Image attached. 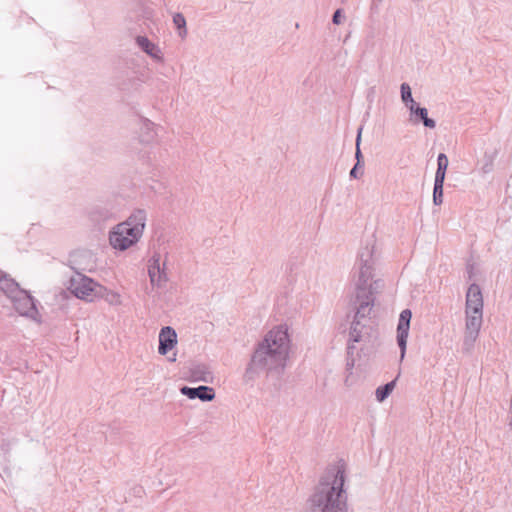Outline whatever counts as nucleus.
Instances as JSON below:
<instances>
[{
  "label": "nucleus",
  "instance_id": "6e6552de",
  "mask_svg": "<svg viewBox=\"0 0 512 512\" xmlns=\"http://www.w3.org/2000/svg\"><path fill=\"white\" fill-rule=\"evenodd\" d=\"M370 313L365 315L358 314V307L356 308V313L354 320L351 323L349 330V339H348V349L353 350L355 348L356 343H362L368 340L370 336V326H368V316Z\"/></svg>",
  "mask_w": 512,
  "mask_h": 512
},
{
  "label": "nucleus",
  "instance_id": "dca6fc26",
  "mask_svg": "<svg viewBox=\"0 0 512 512\" xmlns=\"http://www.w3.org/2000/svg\"><path fill=\"white\" fill-rule=\"evenodd\" d=\"M415 114L413 117H410V121L413 124H418L420 122L427 128L434 129L436 127V122L434 119L428 117V110L424 107L419 108L414 111Z\"/></svg>",
  "mask_w": 512,
  "mask_h": 512
},
{
  "label": "nucleus",
  "instance_id": "b1692460",
  "mask_svg": "<svg viewBox=\"0 0 512 512\" xmlns=\"http://www.w3.org/2000/svg\"><path fill=\"white\" fill-rule=\"evenodd\" d=\"M410 111V117H413L415 114V110H418L420 107L417 105V103L414 101L406 106Z\"/></svg>",
  "mask_w": 512,
  "mask_h": 512
},
{
  "label": "nucleus",
  "instance_id": "9d476101",
  "mask_svg": "<svg viewBox=\"0 0 512 512\" xmlns=\"http://www.w3.org/2000/svg\"><path fill=\"white\" fill-rule=\"evenodd\" d=\"M412 312L409 309L401 311L397 325V344L400 348V360L402 361L406 354L407 339L410 330Z\"/></svg>",
  "mask_w": 512,
  "mask_h": 512
},
{
  "label": "nucleus",
  "instance_id": "7ed1b4c3",
  "mask_svg": "<svg viewBox=\"0 0 512 512\" xmlns=\"http://www.w3.org/2000/svg\"><path fill=\"white\" fill-rule=\"evenodd\" d=\"M344 482L339 468L323 477L308 500V512H348Z\"/></svg>",
  "mask_w": 512,
  "mask_h": 512
},
{
  "label": "nucleus",
  "instance_id": "4be33fe9",
  "mask_svg": "<svg viewBox=\"0 0 512 512\" xmlns=\"http://www.w3.org/2000/svg\"><path fill=\"white\" fill-rule=\"evenodd\" d=\"M493 159L490 156H485L484 162L479 168V172L483 175L489 174L493 171Z\"/></svg>",
  "mask_w": 512,
  "mask_h": 512
},
{
  "label": "nucleus",
  "instance_id": "a211bd4d",
  "mask_svg": "<svg viewBox=\"0 0 512 512\" xmlns=\"http://www.w3.org/2000/svg\"><path fill=\"white\" fill-rule=\"evenodd\" d=\"M173 24L178 29V36L182 39L187 36L186 19L182 13H175L173 15Z\"/></svg>",
  "mask_w": 512,
  "mask_h": 512
},
{
  "label": "nucleus",
  "instance_id": "cd10ccee",
  "mask_svg": "<svg viewBox=\"0 0 512 512\" xmlns=\"http://www.w3.org/2000/svg\"><path fill=\"white\" fill-rule=\"evenodd\" d=\"M362 157L361 155V151H360V148L359 147H356V158H357V163L359 164L360 162V158Z\"/></svg>",
  "mask_w": 512,
  "mask_h": 512
},
{
  "label": "nucleus",
  "instance_id": "ddd939ff",
  "mask_svg": "<svg viewBox=\"0 0 512 512\" xmlns=\"http://www.w3.org/2000/svg\"><path fill=\"white\" fill-rule=\"evenodd\" d=\"M135 41L137 46L151 58L159 62L163 61L161 49L146 36H137Z\"/></svg>",
  "mask_w": 512,
  "mask_h": 512
},
{
  "label": "nucleus",
  "instance_id": "c756f323",
  "mask_svg": "<svg viewBox=\"0 0 512 512\" xmlns=\"http://www.w3.org/2000/svg\"><path fill=\"white\" fill-rule=\"evenodd\" d=\"M508 426H509L510 430H512V407H511V418H510V421L508 423Z\"/></svg>",
  "mask_w": 512,
  "mask_h": 512
},
{
  "label": "nucleus",
  "instance_id": "a878e982",
  "mask_svg": "<svg viewBox=\"0 0 512 512\" xmlns=\"http://www.w3.org/2000/svg\"><path fill=\"white\" fill-rule=\"evenodd\" d=\"M358 163L351 169L350 176L353 178H358Z\"/></svg>",
  "mask_w": 512,
  "mask_h": 512
},
{
  "label": "nucleus",
  "instance_id": "20e7f679",
  "mask_svg": "<svg viewBox=\"0 0 512 512\" xmlns=\"http://www.w3.org/2000/svg\"><path fill=\"white\" fill-rule=\"evenodd\" d=\"M483 295L481 288L473 283L466 292L465 327L462 342V352L470 354L479 337L483 324Z\"/></svg>",
  "mask_w": 512,
  "mask_h": 512
},
{
  "label": "nucleus",
  "instance_id": "f03ea898",
  "mask_svg": "<svg viewBox=\"0 0 512 512\" xmlns=\"http://www.w3.org/2000/svg\"><path fill=\"white\" fill-rule=\"evenodd\" d=\"M378 251L374 240L361 247L354 274L358 314L370 313L374 306V295L382 288L381 280H373Z\"/></svg>",
  "mask_w": 512,
  "mask_h": 512
},
{
  "label": "nucleus",
  "instance_id": "9b49d317",
  "mask_svg": "<svg viewBox=\"0 0 512 512\" xmlns=\"http://www.w3.org/2000/svg\"><path fill=\"white\" fill-rule=\"evenodd\" d=\"M178 343L177 333L174 328L165 326L159 332V346L158 353L160 355H167L173 350Z\"/></svg>",
  "mask_w": 512,
  "mask_h": 512
},
{
  "label": "nucleus",
  "instance_id": "6ab92c4d",
  "mask_svg": "<svg viewBox=\"0 0 512 512\" xmlns=\"http://www.w3.org/2000/svg\"><path fill=\"white\" fill-rule=\"evenodd\" d=\"M395 383H396V380H393V381L385 384L384 386L378 387L375 392L376 399L379 402H383L392 393V391L395 387Z\"/></svg>",
  "mask_w": 512,
  "mask_h": 512
},
{
  "label": "nucleus",
  "instance_id": "0eeeda50",
  "mask_svg": "<svg viewBox=\"0 0 512 512\" xmlns=\"http://www.w3.org/2000/svg\"><path fill=\"white\" fill-rule=\"evenodd\" d=\"M147 272L153 288L162 289L169 281L167 260L162 261L160 253H154L148 260Z\"/></svg>",
  "mask_w": 512,
  "mask_h": 512
},
{
  "label": "nucleus",
  "instance_id": "c85d7f7f",
  "mask_svg": "<svg viewBox=\"0 0 512 512\" xmlns=\"http://www.w3.org/2000/svg\"><path fill=\"white\" fill-rule=\"evenodd\" d=\"M177 360V354L173 353L172 356L168 357V361L175 362Z\"/></svg>",
  "mask_w": 512,
  "mask_h": 512
},
{
  "label": "nucleus",
  "instance_id": "393cba45",
  "mask_svg": "<svg viewBox=\"0 0 512 512\" xmlns=\"http://www.w3.org/2000/svg\"><path fill=\"white\" fill-rule=\"evenodd\" d=\"M8 461L9 460H8V457H7V453L5 451H3L2 449H0V464H5Z\"/></svg>",
  "mask_w": 512,
  "mask_h": 512
},
{
  "label": "nucleus",
  "instance_id": "f257e3e1",
  "mask_svg": "<svg viewBox=\"0 0 512 512\" xmlns=\"http://www.w3.org/2000/svg\"><path fill=\"white\" fill-rule=\"evenodd\" d=\"M288 326L280 324L270 329L255 347L244 373L246 382L263 372H280L286 366L290 352Z\"/></svg>",
  "mask_w": 512,
  "mask_h": 512
},
{
  "label": "nucleus",
  "instance_id": "bb28decb",
  "mask_svg": "<svg viewBox=\"0 0 512 512\" xmlns=\"http://www.w3.org/2000/svg\"><path fill=\"white\" fill-rule=\"evenodd\" d=\"M362 130H363V128H362V127H360V128L358 129V133H357V137H356V147H359V146H360Z\"/></svg>",
  "mask_w": 512,
  "mask_h": 512
},
{
  "label": "nucleus",
  "instance_id": "1a4fd4ad",
  "mask_svg": "<svg viewBox=\"0 0 512 512\" xmlns=\"http://www.w3.org/2000/svg\"><path fill=\"white\" fill-rule=\"evenodd\" d=\"M0 289L13 300L17 299L19 294H22L25 313L35 309L32 297L25 291L20 290L18 283L3 272H0Z\"/></svg>",
  "mask_w": 512,
  "mask_h": 512
},
{
  "label": "nucleus",
  "instance_id": "f8f14e48",
  "mask_svg": "<svg viewBox=\"0 0 512 512\" xmlns=\"http://www.w3.org/2000/svg\"><path fill=\"white\" fill-rule=\"evenodd\" d=\"M181 393L189 399H200L201 401H212L215 398L214 389L209 386H199L191 388L184 386L181 388Z\"/></svg>",
  "mask_w": 512,
  "mask_h": 512
},
{
  "label": "nucleus",
  "instance_id": "39448f33",
  "mask_svg": "<svg viewBox=\"0 0 512 512\" xmlns=\"http://www.w3.org/2000/svg\"><path fill=\"white\" fill-rule=\"evenodd\" d=\"M146 221L147 213L145 210H134L125 221L117 224L110 231V245L119 251H125L135 245L143 235Z\"/></svg>",
  "mask_w": 512,
  "mask_h": 512
},
{
  "label": "nucleus",
  "instance_id": "aec40b11",
  "mask_svg": "<svg viewBox=\"0 0 512 512\" xmlns=\"http://www.w3.org/2000/svg\"><path fill=\"white\" fill-rule=\"evenodd\" d=\"M400 92H401V100L404 103L405 106L409 105L410 103L414 102L412 96L411 87L408 83H402L400 86Z\"/></svg>",
  "mask_w": 512,
  "mask_h": 512
},
{
  "label": "nucleus",
  "instance_id": "5701e85b",
  "mask_svg": "<svg viewBox=\"0 0 512 512\" xmlns=\"http://www.w3.org/2000/svg\"><path fill=\"white\" fill-rule=\"evenodd\" d=\"M341 18H342V15H341V10L340 9H337L334 14H333V17H332V22L336 25H339L341 23Z\"/></svg>",
  "mask_w": 512,
  "mask_h": 512
},
{
  "label": "nucleus",
  "instance_id": "412c9836",
  "mask_svg": "<svg viewBox=\"0 0 512 512\" xmlns=\"http://www.w3.org/2000/svg\"><path fill=\"white\" fill-rule=\"evenodd\" d=\"M443 185L444 183L434 182L433 203L435 205H440L443 202Z\"/></svg>",
  "mask_w": 512,
  "mask_h": 512
},
{
  "label": "nucleus",
  "instance_id": "423d86ee",
  "mask_svg": "<svg viewBox=\"0 0 512 512\" xmlns=\"http://www.w3.org/2000/svg\"><path fill=\"white\" fill-rule=\"evenodd\" d=\"M99 287L100 284L93 279L81 273H77L71 277L68 288L77 298L92 302L97 298Z\"/></svg>",
  "mask_w": 512,
  "mask_h": 512
},
{
  "label": "nucleus",
  "instance_id": "2eb2a0df",
  "mask_svg": "<svg viewBox=\"0 0 512 512\" xmlns=\"http://www.w3.org/2000/svg\"><path fill=\"white\" fill-rule=\"evenodd\" d=\"M97 298H103L109 305L120 306L122 304L121 295L113 290H109L106 287L100 285Z\"/></svg>",
  "mask_w": 512,
  "mask_h": 512
},
{
  "label": "nucleus",
  "instance_id": "f3484780",
  "mask_svg": "<svg viewBox=\"0 0 512 512\" xmlns=\"http://www.w3.org/2000/svg\"><path fill=\"white\" fill-rule=\"evenodd\" d=\"M449 160L446 154L440 153L437 158V170L434 182L444 183Z\"/></svg>",
  "mask_w": 512,
  "mask_h": 512
},
{
  "label": "nucleus",
  "instance_id": "4468645a",
  "mask_svg": "<svg viewBox=\"0 0 512 512\" xmlns=\"http://www.w3.org/2000/svg\"><path fill=\"white\" fill-rule=\"evenodd\" d=\"M191 377L194 381H201L205 383H209L213 379L212 372L210 371L209 367L205 364H196L194 365L191 370Z\"/></svg>",
  "mask_w": 512,
  "mask_h": 512
}]
</instances>
